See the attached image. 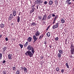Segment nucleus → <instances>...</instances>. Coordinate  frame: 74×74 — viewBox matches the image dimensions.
<instances>
[{"instance_id": "nucleus-1", "label": "nucleus", "mask_w": 74, "mask_h": 74, "mask_svg": "<svg viewBox=\"0 0 74 74\" xmlns=\"http://www.w3.org/2000/svg\"><path fill=\"white\" fill-rule=\"evenodd\" d=\"M40 34V32L38 31H37L35 33V35H34L33 36V39L34 40V42H35L38 39V38L36 37H37V36H38Z\"/></svg>"}, {"instance_id": "nucleus-2", "label": "nucleus", "mask_w": 74, "mask_h": 74, "mask_svg": "<svg viewBox=\"0 0 74 74\" xmlns=\"http://www.w3.org/2000/svg\"><path fill=\"white\" fill-rule=\"evenodd\" d=\"M25 55L27 56H29L31 58V57H33V54L32 53V52L30 51H27L25 53Z\"/></svg>"}, {"instance_id": "nucleus-3", "label": "nucleus", "mask_w": 74, "mask_h": 74, "mask_svg": "<svg viewBox=\"0 0 74 74\" xmlns=\"http://www.w3.org/2000/svg\"><path fill=\"white\" fill-rule=\"evenodd\" d=\"M60 24V21H58L57 23H56L55 25H54L52 26L53 29H55L58 28V27L59 26Z\"/></svg>"}, {"instance_id": "nucleus-4", "label": "nucleus", "mask_w": 74, "mask_h": 74, "mask_svg": "<svg viewBox=\"0 0 74 74\" xmlns=\"http://www.w3.org/2000/svg\"><path fill=\"white\" fill-rule=\"evenodd\" d=\"M43 1L41 0H36L35 1V3L36 4H39L40 5H41V4L42 3Z\"/></svg>"}, {"instance_id": "nucleus-5", "label": "nucleus", "mask_w": 74, "mask_h": 74, "mask_svg": "<svg viewBox=\"0 0 74 74\" xmlns=\"http://www.w3.org/2000/svg\"><path fill=\"white\" fill-rule=\"evenodd\" d=\"M21 70L23 71L25 73H27V68L25 67H21Z\"/></svg>"}, {"instance_id": "nucleus-6", "label": "nucleus", "mask_w": 74, "mask_h": 74, "mask_svg": "<svg viewBox=\"0 0 74 74\" xmlns=\"http://www.w3.org/2000/svg\"><path fill=\"white\" fill-rule=\"evenodd\" d=\"M14 16L12 14H10V15L9 17L8 21H11L13 18Z\"/></svg>"}, {"instance_id": "nucleus-7", "label": "nucleus", "mask_w": 74, "mask_h": 74, "mask_svg": "<svg viewBox=\"0 0 74 74\" xmlns=\"http://www.w3.org/2000/svg\"><path fill=\"white\" fill-rule=\"evenodd\" d=\"M33 48V46H32V45H28L27 47V49L28 51H31L32 50V49Z\"/></svg>"}, {"instance_id": "nucleus-8", "label": "nucleus", "mask_w": 74, "mask_h": 74, "mask_svg": "<svg viewBox=\"0 0 74 74\" xmlns=\"http://www.w3.org/2000/svg\"><path fill=\"white\" fill-rule=\"evenodd\" d=\"M27 42H30L32 41V38L31 37H29L27 39Z\"/></svg>"}, {"instance_id": "nucleus-9", "label": "nucleus", "mask_w": 74, "mask_h": 74, "mask_svg": "<svg viewBox=\"0 0 74 74\" xmlns=\"http://www.w3.org/2000/svg\"><path fill=\"white\" fill-rule=\"evenodd\" d=\"M13 15L14 16H15L16 15V11L15 10H13Z\"/></svg>"}, {"instance_id": "nucleus-10", "label": "nucleus", "mask_w": 74, "mask_h": 74, "mask_svg": "<svg viewBox=\"0 0 74 74\" xmlns=\"http://www.w3.org/2000/svg\"><path fill=\"white\" fill-rule=\"evenodd\" d=\"M46 19H47V15L45 14L43 16V18L42 19V21H46Z\"/></svg>"}, {"instance_id": "nucleus-11", "label": "nucleus", "mask_w": 74, "mask_h": 74, "mask_svg": "<svg viewBox=\"0 0 74 74\" xmlns=\"http://www.w3.org/2000/svg\"><path fill=\"white\" fill-rule=\"evenodd\" d=\"M12 54H9L8 55V58L10 60H12Z\"/></svg>"}, {"instance_id": "nucleus-12", "label": "nucleus", "mask_w": 74, "mask_h": 74, "mask_svg": "<svg viewBox=\"0 0 74 74\" xmlns=\"http://www.w3.org/2000/svg\"><path fill=\"white\" fill-rule=\"evenodd\" d=\"M31 50V52L32 53V54H34V53L35 52V51H34V48H33Z\"/></svg>"}, {"instance_id": "nucleus-13", "label": "nucleus", "mask_w": 74, "mask_h": 74, "mask_svg": "<svg viewBox=\"0 0 74 74\" xmlns=\"http://www.w3.org/2000/svg\"><path fill=\"white\" fill-rule=\"evenodd\" d=\"M4 27V25L3 24H0V27L1 28V29L3 28Z\"/></svg>"}, {"instance_id": "nucleus-14", "label": "nucleus", "mask_w": 74, "mask_h": 74, "mask_svg": "<svg viewBox=\"0 0 74 74\" xmlns=\"http://www.w3.org/2000/svg\"><path fill=\"white\" fill-rule=\"evenodd\" d=\"M17 22H19L20 21V17H19V16H17Z\"/></svg>"}, {"instance_id": "nucleus-15", "label": "nucleus", "mask_w": 74, "mask_h": 74, "mask_svg": "<svg viewBox=\"0 0 74 74\" xmlns=\"http://www.w3.org/2000/svg\"><path fill=\"white\" fill-rule=\"evenodd\" d=\"M27 45H28V42H27L24 45V47H26Z\"/></svg>"}, {"instance_id": "nucleus-16", "label": "nucleus", "mask_w": 74, "mask_h": 74, "mask_svg": "<svg viewBox=\"0 0 74 74\" xmlns=\"http://www.w3.org/2000/svg\"><path fill=\"white\" fill-rule=\"evenodd\" d=\"M31 25H32V26H36V25L37 24H36V22H33L31 23Z\"/></svg>"}, {"instance_id": "nucleus-17", "label": "nucleus", "mask_w": 74, "mask_h": 74, "mask_svg": "<svg viewBox=\"0 0 74 74\" xmlns=\"http://www.w3.org/2000/svg\"><path fill=\"white\" fill-rule=\"evenodd\" d=\"M59 52L61 54H63V51L62 50H59Z\"/></svg>"}, {"instance_id": "nucleus-18", "label": "nucleus", "mask_w": 74, "mask_h": 74, "mask_svg": "<svg viewBox=\"0 0 74 74\" xmlns=\"http://www.w3.org/2000/svg\"><path fill=\"white\" fill-rule=\"evenodd\" d=\"M38 19L39 20H40V21H41L42 20V17H41V16H38Z\"/></svg>"}, {"instance_id": "nucleus-19", "label": "nucleus", "mask_w": 74, "mask_h": 74, "mask_svg": "<svg viewBox=\"0 0 74 74\" xmlns=\"http://www.w3.org/2000/svg\"><path fill=\"white\" fill-rule=\"evenodd\" d=\"M54 3H55L56 5H58V1L57 0H55L54 1Z\"/></svg>"}, {"instance_id": "nucleus-20", "label": "nucleus", "mask_w": 74, "mask_h": 74, "mask_svg": "<svg viewBox=\"0 0 74 74\" xmlns=\"http://www.w3.org/2000/svg\"><path fill=\"white\" fill-rule=\"evenodd\" d=\"M53 4V1H49V4L50 5H52Z\"/></svg>"}, {"instance_id": "nucleus-21", "label": "nucleus", "mask_w": 74, "mask_h": 74, "mask_svg": "<svg viewBox=\"0 0 74 74\" xmlns=\"http://www.w3.org/2000/svg\"><path fill=\"white\" fill-rule=\"evenodd\" d=\"M43 37H44V35H43V34L40 35V36L39 38V39H41Z\"/></svg>"}, {"instance_id": "nucleus-22", "label": "nucleus", "mask_w": 74, "mask_h": 74, "mask_svg": "<svg viewBox=\"0 0 74 74\" xmlns=\"http://www.w3.org/2000/svg\"><path fill=\"white\" fill-rule=\"evenodd\" d=\"M65 65L66 66L67 68L69 69V64L68 63H66Z\"/></svg>"}, {"instance_id": "nucleus-23", "label": "nucleus", "mask_w": 74, "mask_h": 74, "mask_svg": "<svg viewBox=\"0 0 74 74\" xmlns=\"http://www.w3.org/2000/svg\"><path fill=\"white\" fill-rule=\"evenodd\" d=\"M61 21L62 23H64L65 22V21H64V20L63 18L62 19Z\"/></svg>"}, {"instance_id": "nucleus-24", "label": "nucleus", "mask_w": 74, "mask_h": 74, "mask_svg": "<svg viewBox=\"0 0 74 74\" xmlns=\"http://www.w3.org/2000/svg\"><path fill=\"white\" fill-rule=\"evenodd\" d=\"M52 16H51V14H49V15L47 17V18L48 19H51V18Z\"/></svg>"}, {"instance_id": "nucleus-25", "label": "nucleus", "mask_w": 74, "mask_h": 74, "mask_svg": "<svg viewBox=\"0 0 74 74\" xmlns=\"http://www.w3.org/2000/svg\"><path fill=\"white\" fill-rule=\"evenodd\" d=\"M34 9H32V10H30V14H32V13H33V12H34Z\"/></svg>"}, {"instance_id": "nucleus-26", "label": "nucleus", "mask_w": 74, "mask_h": 74, "mask_svg": "<svg viewBox=\"0 0 74 74\" xmlns=\"http://www.w3.org/2000/svg\"><path fill=\"white\" fill-rule=\"evenodd\" d=\"M71 1V0H66V4H68L70 1Z\"/></svg>"}, {"instance_id": "nucleus-27", "label": "nucleus", "mask_w": 74, "mask_h": 74, "mask_svg": "<svg viewBox=\"0 0 74 74\" xmlns=\"http://www.w3.org/2000/svg\"><path fill=\"white\" fill-rule=\"evenodd\" d=\"M58 18V15H57L56 16L55 18H54V20H56V19Z\"/></svg>"}, {"instance_id": "nucleus-28", "label": "nucleus", "mask_w": 74, "mask_h": 74, "mask_svg": "<svg viewBox=\"0 0 74 74\" xmlns=\"http://www.w3.org/2000/svg\"><path fill=\"white\" fill-rule=\"evenodd\" d=\"M47 37H49L50 36V33L48 32L47 33Z\"/></svg>"}, {"instance_id": "nucleus-29", "label": "nucleus", "mask_w": 74, "mask_h": 74, "mask_svg": "<svg viewBox=\"0 0 74 74\" xmlns=\"http://www.w3.org/2000/svg\"><path fill=\"white\" fill-rule=\"evenodd\" d=\"M6 49H7V47H4L3 48V52H4Z\"/></svg>"}, {"instance_id": "nucleus-30", "label": "nucleus", "mask_w": 74, "mask_h": 74, "mask_svg": "<svg viewBox=\"0 0 74 74\" xmlns=\"http://www.w3.org/2000/svg\"><path fill=\"white\" fill-rule=\"evenodd\" d=\"M2 73L3 74H6V73H7V72L5 71H2Z\"/></svg>"}, {"instance_id": "nucleus-31", "label": "nucleus", "mask_w": 74, "mask_h": 74, "mask_svg": "<svg viewBox=\"0 0 74 74\" xmlns=\"http://www.w3.org/2000/svg\"><path fill=\"white\" fill-rule=\"evenodd\" d=\"M56 70L57 71H59V68L58 67H57L56 69Z\"/></svg>"}, {"instance_id": "nucleus-32", "label": "nucleus", "mask_w": 74, "mask_h": 74, "mask_svg": "<svg viewBox=\"0 0 74 74\" xmlns=\"http://www.w3.org/2000/svg\"><path fill=\"white\" fill-rule=\"evenodd\" d=\"M20 74V72L19 71H17L16 72V74Z\"/></svg>"}, {"instance_id": "nucleus-33", "label": "nucleus", "mask_w": 74, "mask_h": 74, "mask_svg": "<svg viewBox=\"0 0 74 74\" xmlns=\"http://www.w3.org/2000/svg\"><path fill=\"white\" fill-rule=\"evenodd\" d=\"M58 58H60L61 57V54L59 53L58 54Z\"/></svg>"}, {"instance_id": "nucleus-34", "label": "nucleus", "mask_w": 74, "mask_h": 74, "mask_svg": "<svg viewBox=\"0 0 74 74\" xmlns=\"http://www.w3.org/2000/svg\"><path fill=\"white\" fill-rule=\"evenodd\" d=\"M2 59V54L0 53V59Z\"/></svg>"}, {"instance_id": "nucleus-35", "label": "nucleus", "mask_w": 74, "mask_h": 74, "mask_svg": "<svg viewBox=\"0 0 74 74\" xmlns=\"http://www.w3.org/2000/svg\"><path fill=\"white\" fill-rule=\"evenodd\" d=\"M64 71V69H62L61 70V72L62 73H63Z\"/></svg>"}, {"instance_id": "nucleus-36", "label": "nucleus", "mask_w": 74, "mask_h": 74, "mask_svg": "<svg viewBox=\"0 0 74 74\" xmlns=\"http://www.w3.org/2000/svg\"><path fill=\"white\" fill-rule=\"evenodd\" d=\"M19 46H20L21 48V49L23 48V45H21V44H20L19 45Z\"/></svg>"}, {"instance_id": "nucleus-37", "label": "nucleus", "mask_w": 74, "mask_h": 74, "mask_svg": "<svg viewBox=\"0 0 74 74\" xmlns=\"http://www.w3.org/2000/svg\"><path fill=\"white\" fill-rule=\"evenodd\" d=\"M16 70V68L15 66H14L13 67V71H15Z\"/></svg>"}, {"instance_id": "nucleus-38", "label": "nucleus", "mask_w": 74, "mask_h": 74, "mask_svg": "<svg viewBox=\"0 0 74 74\" xmlns=\"http://www.w3.org/2000/svg\"><path fill=\"white\" fill-rule=\"evenodd\" d=\"M58 39H59V38H58V37H57L55 38V40L56 41H58Z\"/></svg>"}, {"instance_id": "nucleus-39", "label": "nucleus", "mask_w": 74, "mask_h": 74, "mask_svg": "<svg viewBox=\"0 0 74 74\" xmlns=\"http://www.w3.org/2000/svg\"><path fill=\"white\" fill-rule=\"evenodd\" d=\"M44 44H45L46 47V44H48V42H47V41L46 40V41L45 42Z\"/></svg>"}, {"instance_id": "nucleus-40", "label": "nucleus", "mask_w": 74, "mask_h": 74, "mask_svg": "<svg viewBox=\"0 0 74 74\" xmlns=\"http://www.w3.org/2000/svg\"><path fill=\"white\" fill-rule=\"evenodd\" d=\"M34 6H35V5H34L32 6V9L33 10H34Z\"/></svg>"}, {"instance_id": "nucleus-41", "label": "nucleus", "mask_w": 74, "mask_h": 74, "mask_svg": "<svg viewBox=\"0 0 74 74\" xmlns=\"http://www.w3.org/2000/svg\"><path fill=\"white\" fill-rule=\"evenodd\" d=\"M56 20L54 19V21H53V24H54L55 23V22H56Z\"/></svg>"}, {"instance_id": "nucleus-42", "label": "nucleus", "mask_w": 74, "mask_h": 74, "mask_svg": "<svg viewBox=\"0 0 74 74\" xmlns=\"http://www.w3.org/2000/svg\"><path fill=\"white\" fill-rule=\"evenodd\" d=\"M52 14V16L53 17H55V16H56L55 15V14Z\"/></svg>"}, {"instance_id": "nucleus-43", "label": "nucleus", "mask_w": 74, "mask_h": 74, "mask_svg": "<svg viewBox=\"0 0 74 74\" xmlns=\"http://www.w3.org/2000/svg\"><path fill=\"white\" fill-rule=\"evenodd\" d=\"M69 57H70V58H71V59H70V60H71V59L72 58H73V56H72V55H71L70 56H69Z\"/></svg>"}, {"instance_id": "nucleus-44", "label": "nucleus", "mask_w": 74, "mask_h": 74, "mask_svg": "<svg viewBox=\"0 0 74 74\" xmlns=\"http://www.w3.org/2000/svg\"><path fill=\"white\" fill-rule=\"evenodd\" d=\"M72 3L71 2H69L68 3V5H70Z\"/></svg>"}, {"instance_id": "nucleus-45", "label": "nucleus", "mask_w": 74, "mask_h": 74, "mask_svg": "<svg viewBox=\"0 0 74 74\" xmlns=\"http://www.w3.org/2000/svg\"><path fill=\"white\" fill-rule=\"evenodd\" d=\"M47 1H45L44 2V4H47Z\"/></svg>"}, {"instance_id": "nucleus-46", "label": "nucleus", "mask_w": 74, "mask_h": 74, "mask_svg": "<svg viewBox=\"0 0 74 74\" xmlns=\"http://www.w3.org/2000/svg\"><path fill=\"white\" fill-rule=\"evenodd\" d=\"M5 40H6L7 41H8V38L7 37H6L5 38Z\"/></svg>"}, {"instance_id": "nucleus-47", "label": "nucleus", "mask_w": 74, "mask_h": 74, "mask_svg": "<svg viewBox=\"0 0 74 74\" xmlns=\"http://www.w3.org/2000/svg\"><path fill=\"white\" fill-rule=\"evenodd\" d=\"M5 63V60H3V63Z\"/></svg>"}, {"instance_id": "nucleus-48", "label": "nucleus", "mask_w": 74, "mask_h": 74, "mask_svg": "<svg viewBox=\"0 0 74 74\" xmlns=\"http://www.w3.org/2000/svg\"><path fill=\"white\" fill-rule=\"evenodd\" d=\"M49 47H50V48H52V45H49Z\"/></svg>"}, {"instance_id": "nucleus-49", "label": "nucleus", "mask_w": 74, "mask_h": 74, "mask_svg": "<svg viewBox=\"0 0 74 74\" xmlns=\"http://www.w3.org/2000/svg\"><path fill=\"white\" fill-rule=\"evenodd\" d=\"M41 59H43L44 57H43L42 56L41 57Z\"/></svg>"}, {"instance_id": "nucleus-50", "label": "nucleus", "mask_w": 74, "mask_h": 74, "mask_svg": "<svg viewBox=\"0 0 74 74\" xmlns=\"http://www.w3.org/2000/svg\"><path fill=\"white\" fill-rule=\"evenodd\" d=\"M48 29H49V28L48 27H47V28L46 29V31H47V30H48Z\"/></svg>"}, {"instance_id": "nucleus-51", "label": "nucleus", "mask_w": 74, "mask_h": 74, "mask_svg": "<svg viewBox=\"0 0 74 74\" xmlns=\"http://www.w3.org/2000/svg\"><path fill=\"white\" fill-rule=\"evenodd\" d=\"M20 14H21V12H19V14H18V16H19L20 15Z\"/></svg>"}, {"instance_id": "nucleus-52", "label": "nucleus", "mask_w": 74, "mask_h": 74, "mask_svg": "<svg viewBox=\"0 0 74 74\" xmlns=\"http://www.w3.org/2000/svg\"><path fill=\"white\" fill-rule=\"evenodd\" d=\"M38 5L37 6V9H38Z\"/></svg>"}, {"instance_id": "nucleus-53", "label": "nucleus", "mask_w": 74, "mask_h": 74, "mask_svg": "<svg viewBox=\"0 0 74 74\" xmlns=\"http://www.w3.org/2000/svg\"><path fill=\"white\" fill-rule=\"evenodd\" d=\"M1 37H2V36L1 35V34L0 35V38H1Z\"/></svg>"}, {"instance_id": "nucleus-54", "label": "nucleus", "mask_w": 74, "mask_h": 74, "mask_svg": "<svg viewBox=\"0 0 74 74\" xmlns=\"http://www.w3.org/2000/svg\"><path fill=\"white\" fill-rule=\"evenodd\" d=\"M47 11H49V10H50V9H49V10L47 9Z\"/></svg>"}, {"instance_id": "nucleus-55", "label": "nucleus", "mask_w": 74, "mask_h": 74, "mask_svg": "<svg viewBox=\"0 0 74 74\" xmlns=\"http://www.w3.org/2000/svg\"><path fill=\"white\" fill-rule=\"evenodd\" d=\"M73 1H74V0H73Z\"/></svg>"}]
</instances>
